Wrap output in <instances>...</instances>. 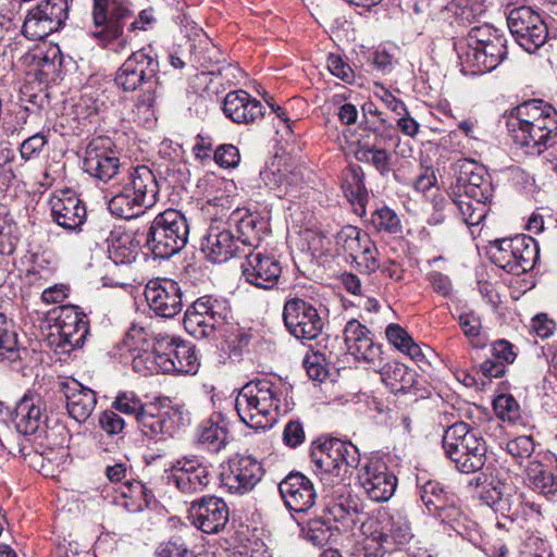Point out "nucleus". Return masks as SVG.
<instances>
[{
    "label": "nucleus",
    "mask_w": 557,
    "mask_h": 557,
    "mask_svg": "<svg viewBox=\"0 0 557 557\" xmlns=\"http://www.w3.org/2000/svg\"><path fill=\"white\" fill-rule=\"evenodd\" d=\"M507 39L475 50H459L461 72L478 75L495 70L507 57Z\"/></svg>",
    "instance_id": "22"
},
{
    "label": "nucleus",
    "mask_w": 557,
    "mask_h": 557,
    "mask_svg": "<svg viewBox=\"0 0 557 557\" xmlns=\"http://www.w3.org/2000/svg\"><path fill=\"white\" fill-rule=\"evenodd\" d=\"M371 225L377 232H386L389 234H396L400 232L401 224L396 212L388 207H382L376 209L371 214Z\"/></svg>",
    "instance_id": "52"
},
{
    "label": "nucleus",
    "mask_w": 557,
    "mask_h": 557,
    "mask_svg": "<svg viewBox=\"0 0 557 557\" xmlns=\"http://www.w3.org/2000/svg\"><path fill=\"white\" fill-rule=\"evenodd\" d=\"M493 407L496 416L503 421L516 423L521 417L520 406L512 395H498L493 401Z\"/></svg>",
    "instance_id": "54"
},
{
    "label": "nucleus",
    "mask_w": 557,
    "mask_h": 557,
    "mask_svg": "<svg viewBox=\"0 0 557 557\" xmlns=\"http://www.w3.org/2000/svg\"><path fill=\"white\" fill-rule=\"evenodd\" d=\"M420 497L430 513L449 503L450 496L443 485L436 481H428L420 487Z\"/></svg>",
    "instance_id": "51"
},
{
    "label": "nucleus",
    "mask_w": 557,
    "mask_h": 557,
    "mask_svg": "<svg viewBox=\"0 0 557 557\" xmlns=\"http://www.w3.org/2000/svg\"><path fill=\"white\" fill-rule=\"evenodd\" d=\"M434 518H436L442 524L449 527L450 530L461 533L463 528V515L458 507H456L453 502L444 504L438 509L433 510L431 513Z\"/></svg>",
    "instance_id": "56"
},
{
    "label": "nucleus",
    "mask_w": 557,
    "mask_h": 557,
    "mask_svg": "<svg viewBox=\"0 0 557 557\" xmlns=\"http://www.w3.org/2000/svg\"><path fill=\"white\" fill-rule=\"evenodd\" d=\"M359 480L369 497L377 503L388 500L397 486L396 476L379 460L369 461L359 474Z\"/></svg>",
    "instance_id": "26"
},
{
    "label": "nucleus",
    "mask_w": 557,
    "mask_h": 557,
    "mask_svg": "<svg viewBox=\"0 0 557 557\" xmlns=\"http://www.w3.org/2000/svg\"><path fill=\"white\" fill-rule=\"evenodd\" d=\"M455 191L490 201L493 196V186L486 169L470 159L459 160L456 164Z\"/></svg>",
    "instance_id": "17"
},
{
    "label": "nucleus",
    "mask_w": 557,
    "mask_h": 557,
    "mask_svg": "<svg viewBox=\"0 0 557 557\" xmlns=\"http://www.w3.org/2000/svg\"><path fill=\"white\" fill-rule=\"evenodd\" d=\"M48 416L46 405L38 394L27 393L15 406V425L24 435L46 433Z\"/></svg>",
    "instance_id": "25"
},
{
    "label": "nucleus",
    "mask_w": 557,
    "mask_h": 557,
    "mask_svg": "<svg viewBox=\"0 0 557 557\" xmlns=\"http://www.w3.org/2000/svg\"><path fill=\"white\" fill-rule=\"evenodd\" d=\"M230 319L228 301L207 295L196 299L186 309L184 327L196 338H213L218 333L224 335Z\"/></svg>",
    "instance_id": "6"
},
{
    "label": "nucleus",
    "mask_w": 557,
    "mask_h": 557,
    "mask_svg": "<svg viewBox=\"0 0 557 557\" xmlns=\"http://www.w3.org/2000/svg\"><path fill=\"white\" fill-rule=\"evenodd\" d=\"M117 492L123 498L128 499L123 506L129 511L143 510L152 498L151 492L137 480H127L121 483Z\"/></svg>",
    "instance_id": "44"
},
{
    "label": "nucleus",
    "mask_w": 557,
    "mask_h": 557,
    "mask_svg": "<svg viewBox=\"0 0 557 557\" xmlns=\"http://www.w3.org/2000/svg\"><path fill=\"white\" fill-rule=\"evenodd\" d=\"M112 407L128 416L132 417L138 422V418L141 417V413L147 409V406H144L141 400L133 393H120L113 404Z\"/></svg>",
    "instance_id": "55"
},
{
    "label": "nucleus",
    "mask_w": 557,
    "mask_h": 557,
    "mask_svg": "<svg viewBox=\"0 0 557 557\" xmlns=\"http://www.w3.org/2000/svg\"><path fill=\"white\" fill-rule=\"evenodd\" d=\"M159 61L150 47L133 52L119 67L114 82L125 92L141 90L138 106L151 108L159 94Z\"/></svg>",
    "instance_id": "3"
},
{
    "label": "nucleus",
    "mask_w": 557,
    "mask_h": 557,
    "mask_svg": "<svg viewBox=\"0 0 557 557\" xmlns=\"http://www.w3.org/2000/svg\"><path fill=\"white\" fill-rule=\"evenodd\" d=\"M188 512L191 524L208 534L223 530L230 517L226 503L215 496H203L193 502Z\"/></svg>",
    "instance_id": "19"
},
{
    "label": "nucleus",
    "mask_w": 557,
    "mask_h": 557,
    "mask_svg": "<svg viewBox=\"0 0 557 557\" xmlns=\"http://www.w3.org/2000/svg\"><path fill=\"white\" fill-rule=\"evenodd\" d=\"M261 178L265 186L274 193L278 198H284L292 193L295 183V175L292 176L282 170L271 171L267 170L261 172Z\"/></svg>",
    "instance_id": "49"
},
{
    "label": "nucleus",
    "mask_w": 557,
    "mask_h": 557,
    "mask_svg": "<svg viewBox=\"0 0 557 557\" xmlns=\"http://www.w3.org/2000/svg\"><path fill=\"white\" fill-rule=\"evenodd\" d=\"M21 360L17 334L10 321L0 312V362L13 363Z\"/></svg>",
    "instance_id": "45"
},
{
    "label": "nucleus",
    "mask_w": 557,
    "mask_h": 557,
    "mask_svg": "<svg viewBox=\"0 0 557 557\" xmlns=\"http://www.w3.org/2000/svg\"><path fill=\"white\" fill-rule=\"evenodd\" d=\"M140 242L122 228L113 230L108 237L110 259L116 264H129L137 259Z\"/></svg>",
    "instance_id": "36"
},
{
    "label": "nucleus",
    "mask_w": 557,
    "mask_h": 557,
    "mask_svg": "<svg viewBox=\"0 0 557 557\" xmlns=\"http://www.w3.org/2000/svg\"><path fill=\"white\" fill-rule=\"evenodd\" d=\"M263 475L257 459L250 456L230 460L227 472L222 473V483L231 493L245 494L251 491Z\"/></svg>",
    "instance_id": "23"
},
{
    "label": "nucleus",
    "mask_w": 557,
    "mask_h": 557,
    "mask_svg": "<svg viewBox=\"0 0 557 557\" xmlns=\"http://www.w3.org/2000/svg\"><path fill=\"white\" fill-rule=\"evenodd\" d=\"M285 505L294 511L304 512L310 509L317 498L313 483L300 472H292L278 484Z\"/></svg>",
    "instance_id": "30"
},
{
    "label": "nucleus",
    "mask_w": 557,
    "mask_h": 557,
    "mask_svg": "<svg viewBox=\"0 0 557 557\" xmlns=\"http://www.w3.org/2000/svg\"><path fill=\"white\" fill-rule=\"evenodd\" d=\"M137 424L143 435L150 440H159L163 435L172 436L175 429L171 411L161 410L153 405L147 406Z\"/></svg>",
    "instance_id": "35"
},
{
    "label": "nucleus",
    "mask_w": 557,
    "mask_h": 557,
    "mask_svg": "<svg viewBox=\"0 0 557 557\" xmlns=\"http://www.w3.org/2000/svg\"><path fill=\"white\" fill-rule=\"evenodd\" d=\"M507 24L516 41L530 53L546 42L547 26L542 16L531 7L512 9L508 14Z\"/></svg>",
    "instance_id": "12"
},
{
    "label": "nucleus",
    "mask_w": 557,
    "mask_h": 557,
    "mask_svg": "<svg viewBox=\"0 0 557 557\" xmlns=\"http://www.w3.org/2000/svg\"><path fill=\"white\" fill-rule=\"evenodd\" d=\"M488 201L472 199L465 194L454 191V199L447 201L449 209H457L463 223L469 226L479 225L486 216Z\"/></svg>",
    "instance_id": "40"
},
{
    "label": "nucleus",
    "mask_w": 557,
    "mask_h": 557,
    "mask_svg": "<svg viewBox=\"0 0 557 557\" xmlns=\"http://www.w3.org/2000/svg\"><path fill=\"white\" fill-rule=\"evenodd\" d=\"M527 480L534 491L543 495H552L557 491L553 474L540 461H530L527 467Z\"/></svg>",
    "instance_id": "48"
},
{
    "label": "nucleus",
    "mask_w": 557,
    "mask_h": 557,
    "mask_svg": "<svg viewBox=\"0 0 557 557\" xmlns=\"http://www.w3.org/2000/svg\"><path fill=\"white\" fill-rule=\"evenodd\" d=\"M505 36L490 24L473 26L465 38L456 44V50H475L488 46L492 41L505 40Z\"/></svg>",
    "instance_id": "41"
},
{
    "label": "nucleus",
    "mask_w": 557,
    "mask_h": 557,
    "mask_svg": "<svg viewBox=\"0 0 557 557\" xmlns=\"http://www.w3.org/2000/svg\"><path fill=\"white\" fill-rule=\"evenodd\" d=\"M369 134L359 144L375 145V148H385L393 140L394 127L386 119L381 117L377 125L368 127Z\"/></svg>",
    "instance_id": "53"
},
{
    "label": "nucleus",
    "mask_w": 557,
    "mask_h": 557,
    "mask_svg": "<svg viewBox=\"0 0 557 557\" xmlns=\"http://www.w3.org/2000/svg\"><path fill=\"white\" fill-rule=\"evenodd\" d=\"M201 249L206 257L214 263L225 262L232 257L243 253L233 233L218 221L210 224Z\"/></svg>",
    "instance_id": "28"
},
{
    "label": "nucleus",
    "mask_w": 557,
    "mask_h": 557,
    "mask_svg": "<svg viewBox=\"0 0 557 557\" xmlns=\"http://www.w3.org/2000/svg\"><path fill=\"white\" fill-rule=\"evenodd\" d=\"M356 158L360 162L373 165L383 176L392 170V153L386 148H375V145L359 144Z\"/></svg>",
    "instance_id": "46"
},
{
    "label": "nucleus",
    "mask_w": 557,
    "mask_h": 557,
    "mask_svg": "<svg viewBox=\"0 0 557 557\" xmlns=\"http://www.w3.org/2000/svg\"><path fill=\"white\" fill-rule=\"evenodd\" d=\"M534 449L535 444L533 438L527 435L515 437L508 441L506 445V450L519 465L530 458Z\"/></svg>",
    "instance_id": "57"
},
{
    "label": "nucleus",
    "mask_w": 557,
    "mask_h": 557,
    "mask_svg": "<svg viewBox=\"0 0 557 557\" xmlns=\"http://www.w3.org/2000/svg\"><path fill=\"white\" fill-rule=\"evenodd\" d=\"M182 493L194 494L202 492L211 482L209 467L196 458L177 460L168 476Z\"/></svg>",
    "instance_id": "21"
},
{
    "label": "nucleus",
    "mask_w": 557,
    "mask_h": 557,
    "mask_svg": "<svg viewBox=\"0 0 557 557\" xmlns=\"http://www.w3.org/2000/svg\"><path fill=\"white\" fill-rule=\"evenodd\" d=\"M412 537V530L407 517L396 512L383 521L381 528L372 533L371 542L379 546V550L392 553L401 549Z\"/></svg>",
    "instance_id": "27"
},
{
    "label": "nucleus",
    "mask_w": 557,
    "mask_h": 557,
    "mask_svg": "<svg viewBox=\"0 0 557 557\" xmlns=\"http://www.w3.org/2000/svg\"><path fill=\"white\" fill-rule=\"evenodd\" d=\"M304 425L299 420H290L284 428L283 442L290 448H296L305 442Z\"/></svg>",
    "instance_id": "63"
},
{
    "label": "nucleus",
    "mask_w": 557,
    "mask_h": 557,
    "mask_svg": "<svg viewBox=\"0 0 557 557\" xmlns=\"http://www.w3.org/2000/svg\"><path fill=\"white\" fill-rule=\"evenodd\" d=\"M214 160L222 168H236L240 161L239 150L232 144H223L215 149Z\"/></svg>",
    "instance_id": "61"
},
{
    "label": "nucleus",
    "mask_w": 557,
    "mask_h": 557,
    "mask_svg": "<svg viewBox=\"0 0 557 557\" xmlns=\"http://www.w3.org/2000/svg\"><path fill=\"white\" fill-rule=\"evenodd\" d=\"M343 189L347 198L360 207L364 208L369 194L364 184V173L361 166L349 165L343 174Z\"/></svg>",
    "instance_id": "42"
},
{
    "label": "nucleus",
    "mask_w": 557,
    "mask_h": 557,
    "mask_svg": "<svg viewBox=\"0 0 557 557\" xmlns=\"http://www.w3.org/2000/svg\"><path fill=\"white\" fill-rule=\"evenodd\" d=\"M283 320L288 332L297 339L317 338L324 325L317 308L300 298H292L285 302Z\"/></svg>",
    "instance_id": "15"
},
{
    "label": "nucleus",
    "mask_w": 557,
    "mask_h": 557,
    "mask_svg": "<svg viewBox=\"0 0 557 557\" xmlns=\"http://www.w3.org/2000/svg\"><path fill=\"white\" fill-rule=\"evenodd\" d=\"M189 225L183 213L168 209L151 222L146 234V246L156 258L168 259L187 244Z\"/></svg>",
    "instance_id": "5"
},
{
    "label": "nucleus",
    "mask_w": 557,
    "mask_h": 557,
    "mask_svg": "<svg viewBox=\"0 0 557 557\" xmlns=\"http://www.w3.org/2000/svg\"><path fill=\"white\" fill-rule=\"evenodd\" d=\"M53 221L65 230L76 231L85 222L87 212L81 199L71 190H59L50 198Z\"/></svg>",
    "instance_id": "29"
},
{
    "label": "nucleus",
    "mask_w": 557,
    "mask_h": 557,
    "mask_svg": "<svg viewBox=\"0 0 557 557\" xmlns=\"http://www.w3.org/2000/svg\"><path fill=\"white\" fill-rule=\"evenodd\" d=\"M158 348L163 352V373L195 374L199 362L195 346L191 343L169 334H158Z\"/></svg>",
    "instance_id": "16"
},
{
    "label": "nucleus",
    "mask_w": 557,
    "mask_h": 557,
    "mask_svg": "<svg viewBox=\"0 0 557 557\" xmlns=\"http://www.w3.org/2000/svg\"><path fill=\"white\" fill-rule=\"evenodd\" d=\"M17 1L4 0L0 3V30L10 32L18 27L21 18L17 11Z\"/></svg>",
    "instance_id": "60"
},
{
    "label": "nucleus",
    "mask_w": 557,
    "mask_h": 557,
    "mask_svg": "<svg viewBox=\"0 0 557 557\" xmlns=\"http://www.w3.org/2000/svg\"><path fill=\"white\" fill-rule=\"evenodd\" d=\"M124 345L132 352V366L135 372L143 375L163 372L161 361L164 356L158 348V335L151 344L145 329L133 325L125 335Z\"/></svg>",
    "instance_id": "14"
},
{
    "label": "nucleus",
    "mask_w": 557,
    "mask_h": 557,
    "mask_svg": "<svg viewBox=\"0 0 557 557\" xmlns=\"http://www.w3.org/2000/svg\"><path fill=\"white\" fill-rule=\"evenodd\" d=\"M442 446L445 456L462 473H473L486 462L487 447L484 438L468 423L456 422L444 431Z\"/></svg>",
    "instance_id": "4"
},
{
    "label": "nucleus",
    "mask_w": 557,
    "mask_h": 557,
    "mask_svg": "<svg viewBox=\"0 0 557 557\" xmlns=\"http://www.w3.org/2000/svg\"><path fill=\"white\" fill-rule=\"evenodd\" d=\"M92 20L99 30L92 33L104 47L114 40H120L121 48L126 46V40L121 38L124 29V22L133 12L119 0H92Z\"/></svg>",
    "instance_id": "11"
},
{
    "label": "nucleus",
    "mask_w": 557,
    "mask_h": 557,
    "mask_svg": "<svg viewBox=\"0 0 557 557\" xmlns=\"http://www.w3.org/2000/svg\"><path fill=\"white\" fill-rule=\"evenodd\" d=\"M69 17L66 0H40L28 11L22 26L25 37L41 40L60 30Z\"/></svg>",
    "instance_id": "10"
},
{
    "label": "nucleus",
    "mask_w": 557,
    "mask_h": 557,
    "mask_svg": "<svg viewBox=\"0 0 557 557\" xmlns=\"http://www.w3.org/2000/svg\"><path fill=\"white\" fill-rule=\"evenodd\" d=\"M459 325L473 348H483L487 344V337L482 332V323L474 313L459 315Z\"/></svg>",
    "instance_id": "50"
},
{
    "label": "nucleus",
    "mask_w": 557,
    "mask_h": 557,
    "mask_svg": "<svg viewBox=\"0 0 557 557\" xmlns=\"http://www.w3.org/2000/svg\"><path fill=\"white\" fill-rule=\"evenodd\" d=\"M63 391L70 417L78 423L85 422L96 407V393L75 380L63 384Z\"/></svg>",
    "instance_id": "33"
},
{
    "label": "nucleus",
    "mask_w": 557,
    "mask_h": 557,
    "mask_svg": "<svg viewBox=\"0 0 557 557\" xmlns=\"http://www.w3.org/2000/svg\"><path fill=\"white\" fill-rule=\"evenodd\" d=\"M347 486L345 484L335 483L332 480V486H325L327 496H332L334 502L329 505L327 510L335 521L343 522L346 527L354 525L359 513V505L357 499L345 496Z\"/></svg>",
    "instance_id": "34"
},
{
    "label": "nucleus",
    "mask_w": 557,
    "mask_h": 557,
    "mask_svg": "<svg viewBox=\"0 0 557 557\" xmlns=\"http://www.w3.org/2000/svg\"><path fill=\"white\" fill-rule=\"evenodd\" d=\"M502 495L498 502L497 511L502 513H518L522 504L521 494L512 484L504 483L500 486Z\"/></svg>",
    "instance_id": "58"
},
{
    "label": "nucleus",
    "mask_w": 557,
    "mask_h": 557,
    "mask_svg": "<svg viewBox=\"0 0 557 557\" xmlns=\"http://www.w3.org/2000/svg\"><path fill=\"white\" fill-rule=\"evenodd\" d=\"M310 457L317 469L325 474L322 480L327 481L330 476H334L336 483H341L342 472L357 467L359 462L358 448L338 438H326L320 442L312 447Z\"/></svg>",
    "instance_id": "8"
},
{
    "label": "nucleus",
    "mask_w": 557,
    "mask_h": 557,
    "mask_svg": "<svg viewBox=\"0 0 557 557\" xmlns=\"http://www.w3.org/2000/svg\"><path fill=\"white\" fill-rule=\"evenodd\" d=\"M547 104L548 103L541 99H533L516 107L508 117V128L511 129L531 125L530 123H534L539 116L544 114L545 110L543 109V106Z\"/></svg>",
    "instance_id": "47"
},
{
    "label": "nucleus",
    "mask_w": 557,
    "mask_h": 557,
    "mask_svg": "<svg viewBox=\"0 0 557 557\" xmlns=\"http://www.w3.org/2000/svg\"><path fill=\"white\" fill-rule=\"evenodd\" d=\"M324 357L322 354L312 352L304 358V367L310 379L315 381H323L327 375V370L324 364Z\"/></svg>",
    "instance_id": "62"
},
{
    "label": "nucleus",
    "mask_w": 557,
    "mask_h": 557,
    "mask_svg": "<svg viewBox=\"0 0 557 557\" xmlns=\"http://www.w3.org/2000/svg\"><path fill=\"white\" fill-rule=\"evenodd\" d=\"M222 109L237 124L255 123L264 115L262 103L242 89L230 91L224 98Z\"/></svg>",
    "instance_id": "32"
},
{
    "label": "nucleus",
    "mask_w": 557,
    "mask_h": 557,
    "mask_svg": "<svg viewBox=\"0 0 557 557\" xmlns=\"http://www.w3.org/2000/svg\"><path fill=\"white\" fill-rule=\"evenodd\" d=\"M245 256L240 264L242 274L246 282L262 289L274 287L282 273L280 262L273 256L264 255L257 249L243 250Z\"/></svg>",
    "instance_id": "18"
},
{
    "label": "nucleus",
    "mask_w": 557,
    "mask_h": 557,
    "mask_svg": "<svg viewBox=\"0 0 557 557\" xmlns=\"http://www.w3.org/2000/svg\"><path fill=\"white\" fill-rule=\"evenodd\" d=\"M509 131L512 132L515 141L530 149L531 153H541L547 148H553L556 144L557 134H548V131L536 129L531 125Z\"/></svg>",
    "instance_id": "39"
},
{
    "label": "nucleus",
    "mask_w": 557,
    "mask_h": 557,
    "mask_svg": "<svg viewBox=\"0 0 557 557\" xmlns=\"http://www.w3.org/2000/svg\"><path fill=\"white\" fill-rule=\"evenodd\" d=\"M145 297L149 308L159 317L173 318L182 311V290L173 280L150 281L146 285Z\"/></svg>",
    "instance_id": "20"
},
{
    "label": "nucleus",
    "mask_w": 557,
    "mask_h": 557,
    "mask_svg": "<svg viewBox=\"0 0 557 557\" xmlns=\"http://www.w3.org/2000/svg\"><path fill=\"white\" fill-rule=\"evenodd\" d=\"M380 374L382 382L395 395L409 394L417 384V372L397 361L384 364L380 370Z\"/></svg>",
    "instance_id": "37"
},
{
    "label": "nucleus",
    "mask_w": 557,
    "mask_h": 557,
    "mask_svg": "<svg viewBox=\"0 0 557 557\" xmlns=\"http://www.w3.org/2000/svg\"><path fill=\"white\" fill-rule=\"evenodd\" d=\"M539 258L537 242L524 234L495 240L492 246V261L515 275L532 270Z\"/></svg>",
    "instance_id": "7"
},
{
    "label": "nucleus",
    "mask_w": 557,
    "mask_h": 557,
    "mask_svg": "<svg viewBox=\"0 0 557 557\" xmlns=\"http://www.w3.org/2000/svg\"><path fill=\"white\" fill-rule=\"evenodd\" d=\"M160 557H196L194 552L182 539H172L164 544L160 552Z\"/></svg>",
    "instance_id": "64"
},
{
    "label": "nucleus",
    "mask_w": 557,
    "mask_h": 557,
    "mask_svg": "<svg viewBox=\"0 0 557 557\" xmlns=\"http://www.w3.org/2000/svg\"><path fill=\"white\" fill-rule=\"evenodd\" d=\"M335 247L338 255L351 259L362 273H373L379 267V250L368 233L352 225H345L335 236Z\"/></svg>",
    "instance_id": "9"
},
{
    "label": "nucleus",
    "mask_w": 557,
    "mask_h": 557,
    "mask_svg": "<svg viewBox=\"0 0 557 557\" xmlns=\"http://www.w3.org/2000/svg\"><path fill=\"white\" fill-rule=\"evenodd\" d=\"M159 185L154 173L146 165L129 168L121 189L108 202L109 211L121 219H133L153 207Z\"/></svg>",
    "instance_id": "2"
},
{
    "label": "nucleus",
    "mask_w": 557,
    "mask_h": 557,
    "mask_svg": "<svg viewBox=\"0 0 557 557\" xmlns=\"http://www.w3.org/2000/svg\"><path fill=\"white\" fill-rule=\"evenodd\" d=\"M55 327L60 342L58 346L65 350L82 347L89 333L86 315L75 306H62L55 318Z\"/></svg>",
    "instance_id": "24"
},
{
    "label": "nucleus",
    "mask_w": 557,
    "mask_h": 557,
    "mask_svg": "<svg viewBox=\"0 0 557 557\" xmlns=\"http://www.w3.org/2000/svg\"><path fill=\"white\" fill-rule=\"evenodd\" d=\"M345 344L349 354L359 360L374 363L380 359L381 345L376 344L369 329L352 319L344 329Z\"/></svg>",
    "instance_id": "31"
},
{
    "label": "nucleus",
    "mask_w": 557,
    "mask_h": 557,
    "mask_svg": "<svg viewBox=\"0 0 557 557\" xmlns=\"http://www.w3.org/2000/svg\"><path fill=\"white\" fill-rule=\"evenodd\" d=\"M286 392L287 387L281 382L262 379L246 383L235 399L242 422L255 430L271 429L277 422Z\"/></svg>",
    "instance_id": "1"
},
{
    "label": "nucleus",
    "mask_w": 557,
    "mask_h": 557,
    "mask_svg": "<svg viewBox=\"0 0 557 557\" xmlns=\"http://www.w3.org/2000/svg\"><path fill=\"white\" fill-rule=\"evenodd\" d=\"M228 432L224 424L212 419L203 421L198 428V443L210 451L219 453L227 444Z\"/></svg>",
    "instance_id": "43"
},
{
    "label": "nucleus",
    "mask_w": 557,
    "mask_h": 557,
    "mask_svg": "<svg viewBox=\"0 0 557 557\" xmlns=\"http://www.w3.org/2000/svg\"><path fill=\"white\" fill-rule=\"evenodd\" d=\"M231 221L237 226L236 240L244 246L242 250L245 251V248H248V251L258 249L262 240L263 223L259 222L257 216L239 209L233 211Z\"/></svg>",
    "instance_id": "38"
},
{
    "label": "nucleus",
    "mask_w": 557,
    "mask_h": 557,
    "mask_svg": "<svg viewBox=\"0 0 557 557\" xmlns=\"http://www.w3.org/2000/svg\"><path fill=\"white\" fill-rule=\"evenodd\" d=\"M484 13L485 7L481 1L461 0L455 14L460 24L470 25Z\"/></svg>",
    "instance_id": "59"
},
{
    "label": "nucleus",
    "mask_w": 557,
    "mask_h": 557,
    "mask_svg": "<svg viewBox=\"0 0 557 557\" xmlns=\"http://www.w3.org/2000/svg\"><path fill=\"white\" fill-rule=\"evenodd\" d=\"M120 153L109 137H96L86 147L83 169L90 176L108 183L117 176L123 169Z\"/></svg>",
    "instance_id": "13"
}]
</instances>
